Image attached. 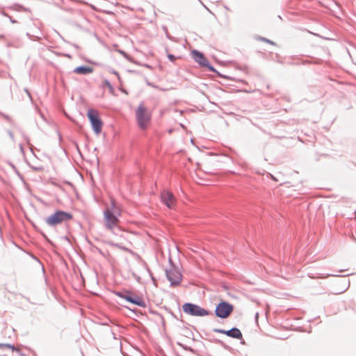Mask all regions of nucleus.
Wrapping results in <instances>:
<instances>
[{"label":"nucleus","instance_id":"f257e3e1","mask_svg":"<svg viewBox=\"0 0 356 356\" xmlns=\"http://www.w3.org/2000/svg\"><path fill=\"white\" fill-rule=\"evenodd\" d=\"M120 216V209L112 201L111 206L106 208L104 212V225L108 229L113 230L118 227L120 221L118 216Z\"/></svg>","mask_w":356,"mask_h":356},{"label":"nucleus","instance_id":"f03ea898","mask_svg":"<svg viewBox=\"0 0 356 356\" xmlns=\"http://www.w3.org/2000/svg\"><path fill=\"white\" fill-rule=\"evenodd\" d=\"M87 117L89 119L95 134L99 135L102 132L103 127V122L100 118L99 112L94 109H89L87 112Z\"/></svg>","mask_w":356,"mask_h":356},{"label":"nucleus","instance_id":"7ed1b4c3","mask_svg":"<svg viewBox=\"0 0 356 356\" xmlns=\"http://www.w3.org/2000/svg\"><path fill=\"white\" fill-rule=\"evenodd\" d=\"M136 119L139 127L146 129L149 124L151 114L143 105H140L136 110Z\"/></svg>","mask_w":356,"mask_h":356},{"label":"nucleus","instance_id":"20e7f679","mask_svg":"<svg viewBox=\"0 0 356 356\" xmlns=\"http://www.w3.org/2000/svg\"><path fill=\"white\" fill-rule=\"evenodd\" d=\"M72 218V216L67 212L58 211L46 219V222L49 226H56L63 222L67 221Z\"/></svg>","mask_w":356,"mask_h":356},{"label":"nucleus","instance_id":"39448f33","mask_svg":"<svg viewBox=\"0 0 356 356\" xmlns=\"http://www.w3.org/2000/svg\"><path fill=\"white\" fill-rule=\"evenodd\" d=\"M184 313L197 316H204L209 314V312L201 307L192 303H185L182 306Z\"/></svg>","mask_w":356,"mask_h":356},{"label":"nucleus","instance_id":"423d86ee","mask_svg":"<svg viewBox=\"0 0 356 356\" xmlns=\"http://www.w3.org/2000/svg\"><path fill=\"white\" fill-rule=\"evenodd\" d=\"M234 310L232 305L227 302H220L216 307V315L221 318H227Z\"/></svg>","mask_w":356,"mask_h":356},{"label":"nucleus","instance_id":"0eeeda50","mask_svg":"<svg viewBox=\"0 0 356 356\" xmlns=\"http://www.w3.org/2000/svg\"><path fill=\"white\" fill-rule=\"evenodd\" d=\"M118 296L134 305L140 307H145V303L143 299L136 294H133L129 292H126L124 293H118Z\"/></svg>","mask_w":356,"mask_h":356},{"label":"nucleus","instance_id":"6e6552de","mask_svg":"<svg viewBox=\"0 0 356 356\" xmlns=\"http://www.w3.org/2000/svg\"><path fill=\"white\" fill-rule=\"evenodd\" d=\"M161 201L170 209L174 208L176 199L174 195L169 191H163L161 193Z\"/></svg>","mask_w":356,"mask_h":356},{"label":"nucleus","instance_id":"1a4fd4ad","mask_svg":"<svg viewBox=\"0 0 356 356\" xmlns=\"http://www.w3.org/2000/svg\"><path fill=\"white\" fill-rule=\"evenodd\" d=\"M166 275L172 285L179 284L181 280V273L175 269L167 270Z\"/></svg>","mask_w":356,"mask_h":356},{"label":"nucleus","instance_id":"9d476101","mask_svg":"<svg viewBox=\"0 0 356 356\" xmlns=\"http://www.w3.org/2000/svg\"><path fill=\"white\" fill-rule=\"evenodd\" d=\"M214 331L217 333L224 334L229 337L237 339H241L243 337L241 332L238 328H232L227 331L221 329H215Z\"/></svg>","mask_w":356,"mask_h":356},{"label":"nucleus","instance_id":"9b49d317","mask_svg":"<svg viewBox=\"0 0 356 356\" xmlns=\"http://www.w3.org/2000/svg\"><path fill=\"white\" fill-rule=\"evenodd\" d=\"M192 56L193 59L202 66H209L208 60L204 56V55L202 53L194 50L192 51Z\"/></svg>","mask_w":356,"mask_h":356},{"label":"nucleus","instance_id":"f8f14e48","mask_svg":"<svg viewBox=\"0 0 356 356\" xmlns=\"http://www.w3.org/2000/svg\"><path fill=\"white\" fill-rule=\"evenodd\" d=\"M74 72L78 74H88L93 72V69L87 66H79L74 70Z\"/></svg>","mask_w":356,"mask_h":356},{"label":"nucleus","instance_id":"ddd939ff","mask_svg":"<svg viewBox=\"0 0 356 356\" xmlns=\"http://www.w3.org/2000/svg\"><path fill=\"white\" fill-rule=\"evenodd\" d=\"M0 348L1 349H8L12 351H17V352L19 351V348H15L14 346H12L10 344L0 343Z\"/></svg>","mask_w":356,"mask_h":356},{"label":"nucleus","instance_id":"4468645a","mask_svg":"<svg viewBox=\"0 0 356 356\" xmlns=\"http://www.w3.org/2000/svg\"><path fill=\"white\" fill-rule=\"evenodd\" d=\"M259 39L261 41H264V42H268V43H270L271 44H275V43L266 38H259Z\"/></svg>","mask_w":356,"mask_h":356},{"label":"nucleus","instance_id":"2eb2a0df","mask_svg":"<svg viewBox=\"0 0 356 356\" xmlns=\"http://www.w3.org/2000/svg\"><path fill=\"white\" fill-rule=\"evenodd\" d=\"M168 58H169L170 60H171L172 62H174L176 60V57L175 56H173L172 54H168Z\"/></svg>","mask_w":356,"mask_h":356}]
</instances>
